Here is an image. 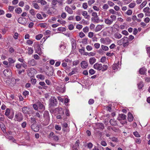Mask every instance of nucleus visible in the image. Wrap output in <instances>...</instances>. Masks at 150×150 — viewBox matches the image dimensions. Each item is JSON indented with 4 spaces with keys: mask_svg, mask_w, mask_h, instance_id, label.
<instances>
[{
    "mask_svg": "<svg viewBox=\"0 0 150 150\" xmlns=\"http://www.w3.org/2000/svg\"><path fill=\"white\" fill-rule=\"evenodd\" d=\"M93 67L95 69L103 71L107 70L108 68V66L106 65H102L101 64L96 63L94 65Z\"/></svg>",
    "mask_w": 150,
    "mask_h": 150,
    "instance_id": "1",
    "label": "nucleus"
},
{
    "mask_svg": "<svg viewBox=\"0 0 150 150\" xmlns=\"http://www.w3.org/2000/svg\"><path fill=\"white\" fill-rule=\"evenodd\" d=\"M43 117L44 120L41 123L43 125L46 126L49 124L50 120L49 114L48 111L46 110L44 111Z\"/></svg>",
    "mask_w": 150,
    "mask_h": 150,
    "instance_id": "2",
    "label": "nucleus"
},
{
    "mask_svg": "<svg viewBox=\"0 0 150 150\" xmlns=\"http://www.w3.org/2000/svg\"><path fill=\"white\" fill-rule=\"evenodd\" d=\"M49 102V106L51 107L56 106L58 103L57 100L55 97H51Z\"/></svg>",
    "mask_w": 150,
    "mask_h": 150,
    "instance_id": "3",
    "label": "nucleus"
},
{
    "mask_svg": "<svg viewBox=\"0 0 150 150\" xmlns=\"http://www.w3.org/2000/svg\"><path fill=\"white\" fill-rule=\"evenodd\" d=\"M15 121L20 122L23 119V114L20 112H17L16 113L14 119Z\"/></svg>",
    "mask_w": 150,
    "mask_h": 150,
    "instance_id": "4",
    "label": "nucleus"
},
{
    "mask_svg": "<svg viewBox=\"0 0 150 150\" xmlns=\"http://www.w3.org/2000/svg\"><path fill=\"white\" fill-rule=\"evenodd\" d=\"M123 43V47L127 46L129 44L128 38L127 37H125L122 38Z\"/></svg>",
    "mask_w": 150,
    "mask_h": 150,
    "instance_id": "5",
    "label": "nucleus"
},
{
    "mask_svg": "<svg viewBox=\"0 0 150 150\" xmlns=\"http://www.w3.org/2000/svg\"><path fill=\"white\" fill-rule=\"evenodd\" d=\"M46 75L50 76H52L53 74V70L52 67H50L47 71H46L45 72Z\"/></svg>",
    "mask_w": 150,
    "mask_h": 150,
    "instance_id": "6",
    "label": "nucleus"
},
{
    "mask_svg": "<svg viewBox=\"0 0 150 150\" xmlns=\"http://www.w3.org/2000/svg\"><path fill=\"white\" fill-rule=\"evenodd\" d=\"M31 129L35 132H38L39 129V127L36 124H32L31 126Z\"/></svg>",
    "mask_w": 150,
    "mask_h": 150,
    "instance_id": "7",
    "label": "nucleus"
},
{
    "mask_svg": "<svg viewBox=\"0 0 150 150\" xmlns=\"http://www.w3.org/2000/svg\"><path fill=\"white\" fill-rule=\"evenodd\" d=\"M61 111H62L61 114H62V115H59L57 116V118L58 119H63L64 120H66V118L64 117V111L62 108L61 109Z\"/></svg>",
    "mask_w": 150,
    "mask_h": 150,
    "instance_id": "8",
    "label": "nucleus"
},
{
    "mask_svg": "<svg viewBox=\"0 0 150 150\" xmlns=\"http://www.w3.org/2000/svg\"><path fill=\"white\" fill-rule=\"evenodd\" d=\"M3 73L6 76L8 77L11 75L12 73L10 69H7L4 70Z\"/></svg>",
    "mask_w": 150,
    "mask_h": 150,
    "instance_id": "9",
    "label": "nucleus"
},
{
    "mask_svg": "<svg viewBox=\"0 0 150 150\" xmlns=\"http://www.w3.org/2000/svg\"><path fill=\"white\" fill-rule=\"evenodd\" d=\"M26 19L22 17H19L18 19V22L19 23L22 25H24L26 23Z\"/></svg>",
    "mask_w": 150,
    "mask_h": 150,
    "instance_id": "10",
    "label": "nucleus"
},
{
    "mask_svg": "<svg viewBox=\"0 0 150 150\" xmlns=\"http://www.w3.org/2000/svg\"><path fill=\"white\" fill-rule=\"evenodd\" d=\"M34 47L36 52L39 54L41 50L39 44H35L34 45Z\"/></svg>",
    "mask_w": 150,
    "mask_h": 150,
    "instance_id": "11",
    "label": "nucleus"
},
{
    "mask_svg": "<svg viewBox=\"0 0 150 150\" xmlns=\"http://www.w3.org/2000/svg\"><path fill=\"white\" fill-rule=\"evenodd\" d=\"M30 108L27 107L25 106L22 108V111L25 114H29L30 113L29 110Z\"/></svg>",
    "mask_w": 150,
    "mask_h": 150,
    "instance_id": "12",
    "label": "nucleus"
},
{
    "mask_svg": "<svg viewBox=\"0 0 150 150\" xmlns=\"http://www.w3.org/2000/svg\"><path fill=\"white\" fill-rule=\"evenodd\" d=\"M126 115L124 114H119V116L117 118V119L119 120H125L126 119Z\"/></svg>",
    "mask_w": 150,
    "mask_h": 150,
    "instance_id": "13",
    "label": "nucleus"
},
{
    "mask_svg": "<svg viewBox=\"0 0 150 150\" xmlns=\"http://www.w3.org/2000/svg\"><path fill=\"white\" fill-rule=\"evenodd\" d=\"M88 66V62L85 61H83L81 63V67L83 69H86Z\"/></svg>",
    "mask_w": 150,
    "mask_h": 150,
    "instance_id": "14",
    "label": "nucleus"
},
{
    "mask_svg": "<svg viewBox=\"0 0 150 150\" xmlns=\"http://www.w3.org/2000/svg\"><path fill=\"white\" fill-rule=\"evenodd\" d=\"M104 27V25H98L95 29V30L96 32H97L101 30L102 28Z\"/></svg>",
    "mask_w": 150,
    "mask_h": 150,
    "instance_id": "15",
    "label": "nucleus"
},
{
    "mask_svg": "<svg viewBox=\"0 0 150 150\" xmlns=\"http://www.w3.org/2000/svg\"><path fill=\"white\" fill-rule=\"evenodd\" d=\"M146 71V69L145 67H143L140 68L139 70V73L141 74L144 75L145 74Z\"/></svg>",
    "mask_w": 150,
    "mask_h": 150,
    "instance_id": "16",
    "label": "nucleus"
},
{
    "mask_svg": "<svg viewBox=\"0 0 150 150\" xmlns=\"http://www.w3.org/2000/svg\"><path fill=\"white\" fill-rule=\"evenodd\" d=\"M105 23L108 25H110L113 23V21L111 19L105 18L104 20Z\"/></svg>",
    "mask_w": 150,
    "mask_h": 150,
    "instance_id": "17",
    "label": "nucleus"
},
{
    "mask_svg": "<svg viewBox=\"0 0 150 150\" xmlns=\"http://www.w3.org/2000/svg\"><path fill=\"white\" fill-rule=\"evenodd\" d=\"M96 61V59L94 57L90 58L89 59V62L90 64L93 65Z\"/></svg>",
    "mask_w": 150,
    "mask_h": 150,
    "instance_id": "18",
    "label": "nucleus"
},
{
    "mask_svg": "<svg viewBox=\"0 0 150 150\" xmlns=\"http://www.w3.org/2000/svg\"><path fill=\"white\" fill-rule=\"evenodd\" d=\"M97 128L98 129H103L104 128V125L100 123H98L96 125Z\"/></svg>",
    "mask_w": 150,
    "mask_h": 150,
    "instance_id": "19",
    "label": "nucleus"
},
{
    "mask_svg": "<svg viewBox=\"0 0 150 150\" xmlns=\"http://www.w3.org/2000/svg\"><path fill=\"white\" fill-rule=\"evenodd\" d=\"M34 69L33 68H30L29 69L27 70V74L28 76H32V72L35 71Z\"/></svg>",
    "mask_w": 150,
    "mask_h": 150,
    "instance_id": "20",
    "label": "nucleus"
},
{
    "mask_svg": "<svg viewBox=\"0 0 150 150\" xmlns=\"http://www.w3.org/2000/svg\"><path fill=\"white\" fill-rule=\"evenodd\" d=\"M28 64L31 66H34L36 64V62L34 59H32L28 62Z\"/></svg>",
    "mask_w": 150,
    "mask_h": 150,
    "instance_id": "21",
    "label": "nucleus"
},
{
    "mask_svg": "<svg viewBox=\"0 0 150 150\" xmlns=\"http://www.w3.org/2000/svg\"><path fill=\"white\" fill-rule=\"evenodd\" d=\"M127 119L129 121L131 122L133 120V117L132 114L130 112L128 114Z\"/></svg>",
    "mask_w": 150,
    "mask_h": 150,
    "instance_id": "22",
    "label": "nucleus"
},
{
    "mask_svg": "<svg viewBox=\"0 0 150 150\" xmlns=\"http://www.w3.org/2000/svg\"><path fill=\"white\" fill-rule=\"evenodd\" d=\"M65 9L66 11H67L69 14H72L73 11L71 8L67 6L65 7Z\"/></svg>",
    "mask_w": 150,
    "mask_h": 150,
    "instance_id": "23",
    "label": "nucleus"
},
{
    "mask_svg": "<svg viewBox=\"0 0 150 150\" xmlns=\"http://www.w3.org/2000/svg\"><path fill=\"white\" fill-rule=\"evenodd\" d=\"M82 15L83 16L86 18L89 19L90 16L88 15V13L86 11H84L82 12Z\"/></svg>",
    "mask_w": 150,
    "mask_h": 150,
    "instance_id": "24",
    "label": "nucleus"
},
{
    "mask_svg": "<svg viewBox=\"0 0 150 150\" xmlns=\"http://www.w3.org/2000/svg\"><path fill=\"white\" fill-rule=\"evenodd\" d=\"M65 89L66 88L65 86L62 85H61V87L59 88V90L60 92L63 93L65 92Z\"/></svg>",
    "mask_w": 150,
    "mask_h": 150,
    "instance_id": "25",
    "label": "nucleus"
},
{
    "mask_svg": "<svg viewBox=\"0 0 150 150\" xmlns=\"http://www.w3.org/2000/svg\"><path fill=\"white\" fill-rule=\"evenodd\" d=\"M110 124L112 126H116L117 124V121L115 120L114 119H111L110 120Z\"/></svg>",
    "mask_w": 150,
    "mask_h": 150,
    "instance_id": "26",
    "label": "nucleus"
},
{
    "mask_svg": "<svg viewBox=\"0 0 150 150\" xmlns=\"http://www.w3.org/2000/svg\"><path fill=\"white\" fill-rule=\"evenodd\" d=\"M99 20V18L97 15L96 16L93 17L91 18V20L92 21L97 23L98 22Z\"/></svg>",
    "mask_w": 150,
    "mask_h": 150,
    "instance_id": "27",
    "label": "nucleus"
},
{
    "mask_svg": "<svg viewBox=\"0 0 150 150\" xmlns=\"http://www.w3.org/2000/svg\"><path fill=\"white\" fill-rule=\"evenodd\" d=\"M36 77L38 79H40L41 80H43L45 79V76L41 74L37 75Z\"/></svg>",
    "mask_w": 150,
    "mask_h": 150,
    "instance_id": "28",
    "label": "nucleus"
},
{
    "mask_svg": "<svg viewBox=\"0 0 150 150\" xmlns=\"http://www.w3.org/2000/svg\"><path fill=\"white\" fill-rule=\"evenodd\" d=\"M38 108L40 109L44 110L45 108L43 105L41 103H37Z\"/></svg>",
    "mask_w": 150,
    "mask_h": 150,
    "instance_id": "29",
    "label": "nucleus"
},
{
    "mask_svg": "<svg viewBox=\"0 0 150 150\" xmlns=\"http://www.w3.org/2000/svg\"><path fill=\"white\" fill-rule=\"evenodd\" d=\"M122 37V35L119 33H116L114 34V37L116 39H120Z\"/></svg>",
    "mask_w": 150,
    "mask_h": 150,
    "instance_id": "30",
    "label": "nucleus"
},
{
    "mask_svg": "<svg viewBox=\"0 0 150 150\" xmlns=\"http://www.w3.org/2000/svg\"><path fill=\"white\" fill-rule=\"evenodd\" d=\"M38 2L40 3L42 5H45L47 4V3L45 0H38Z\"/></svg>",
    "mask_w": 150,
    "mask_h": 150,
    "instance_id": "31",
    "label": "nucleus"
},
{
    "mask_svg": "<svg viewBox=\"0 0 150 150\" xmlns=\"http://www.w3.org/2000/svg\"><path fill=\"white\" fill-rule=\"evenodd\" d=\"M34 1H33V5L34 8L37 9H39L40 7L37 3H34Z\"/></svg>",
    "mask_w": 150,
    "mask_h": 150,
    "instance_id": "32",
    "label": "nucleus"
},
{
    "mask_svg": "<svg viewBox=\"0 0 150 150\" xmlns=\"http://www.w3.org/2000/svg\"><path fill=\"white\" fill-rule=\"evenodd\" d=\"M58 3L57 0H52L51 3V4L53 7H55Z\"/></svg>",
    "mask_w": 150,
    "mask_h": 150,
    "instance_id": "33",
    "label": "nucleus"
},
{
    "mask_svg": "<svg viewBox=\"0 0 150 150\" xmlns=\"http://www.w3.org/2000/svg\"><path fill=\"white\" fill-rule=\"evenodd\" d=\"M101 48L103 50L105 51H108L109 49L108 47L103 45H101Z\"/></svg>",
    "mask_w": 150,
    "mask_h": 150,
    "instance_id": "34",
    "label": "nucleus"
},
{
    "mask_svg": "<svg viewBox=\"0 0 150 150\" xmlns=\"http://www.w3.org/2000/svg\"><path fill=\"white\" fill-rule=\"evenodd\" d=\"M15 11L18 14L22 12V9L20 8H18L15 9Z\"/></svg>",
    "mask_w": 150,
    "mask_h": 150,
    "instance_id": "35",
    "label": "nucleus"
},
{
    "mask_svg": "<svg viewBox=\"0 0 150 150\" xmlns=\"http://www.w3.org/2000/svg\"><path fill=\"white\" fill-rule=\"evenodd\" d=\"M43 36V35L42 34H39L37 35L36 36L35 38L37 40H40Z\"/></svg>",
    "mask_w": 150,
    "mask_h": 150,
    "instance_id": "36",
    "label": "nucleus"
},
{
    "mask_svg": "<svg viewBox=\"0 0 150 150\" xmlns=\"http://www.w3.org/2000/svg\"><path fill=\"white\" fill-rule=\"evenodd\" d=\"M54 128L55 129L59 131L61 130V126L57 125H55Z\"/></svg>",
    "mask_w": 150,
    "mask_h": 150,
    "instance_id": "37",
    "label": "nucleus"
},
{
    "mask_svg": "<svg viewBox=\"0 0 150 150\" xmlns=\"http://www.w3.org/2000/svg\"><path fill=\"white\" fill-rule=\"evenodd\" d=\"M83 30L85 33H86L88 32L89 31L88 27L87 26H86L83 29Z\"/></svg>",
    "mask_w": 150,
    "mask_h": 150,
    "instance_id": "38",
    "label": "nucleus"
},
{
    "mask_svg": "<svg viewBox=\"0 0 150 150\" xmlns=\"http://www.w3.org/2000/svg\"><path fill=\"white\" fill-rule=\"evenodd\" d=\"M138 88L139 89H141L143 86V83L142 82H140L138 84Z\"/></svg>",
    "mask_w": 150,
    "mask_h": 150,
    "instance_id": "39",
    "label": "nucleus"
},
{
    "mask_svg": "<svg viewBox=\"0 0 150 150\" xmlns=\"http://www.w3.org/2000/svg\"><path fill=\"white\" fill-rule=\"evenodd\" d=\"M53 139L56 142H57L59 139V137L57 135H54L53 137Z\"/></svg>",
    "mask_w": 150,
    "mask_h": 150,
    "instance_id": "40",
    "label": "nucleus"
},
{
    "mask_svg": "<svg viewBox=\"0 0 150 150\" xmlns=\"http://www.w3.org/2000/svg\"><path fill=\"white\" fill-rule=\"evenodd\" d=\"M79 140H77L75 142V144L73 146H74L75 147L77 148L79 146Z\"/></svg>",
    "mask_w": 150,
    "mask_h": 150,
    "instance_id": "41",
    "label": "nucleus"
},
{
    "mask_svg": "<svg viewBox=\"0 0 150 150\" xmlns=\"http://www.w3.org/2000/svg\"><path fill=\"white\" fill-rule=\"evenodd\" d=\"M28 54H32L33 52V49L31 48H28Z\"/></svg>",
    "mask_w": 150,
    "mask_h": 150,
    "instance_id": "42",
    "label": "nucleus"
},
{
    "mask_svg": "<svg viewBox=\"0 0 150 150\" xmlns=\"http://www.w3.org/2000/svg\"><path fill=\"white\" fill-rule=\"evenodd\" d=\"M10 112V110L9 109H7L5 112V115L7 116H8L9 115Z\"/></svg>",
    "mask_w": 150,
    "mask_h": 150,
    "instance_id": "43",
    "label": "nucleus"
},
{
    "mask_svg": "<svg viewBox=\"0 0 150 150\" xmlns=\"http://www.w3.org/2000/svg\"><path fill=\"white\" fill-rule=\"evenodd\" d=\"M103 146H105L107 145L106 142L104 141H102L100 143Z\"/></svg>",
    "mask_w": 150,
    "mask_h": 150,
    "instance_id": "44",
    "label": "nucleus"
},
{
    "mask_svg": "<svg viewBox=\"0 0 150 150\" xmlns=\"http://www.w3.org/2000/svg\"><path fill=\"white\" fill-rule=\"evenodd\" d=\"M95 2V0H89L88 1V4L89 5L91 6Z\"/></svg>",
    "mask_w": 150,
    "mask_h": 150,
    "instance_id": "45",
    "label": "nucleus"
},
{
    "mask_svg": "<svg viewBox=\"0 0 150 150\" xmlns=\"http://www.w3.org/2000/svg\"><path fill=\"white\" fill-rule=\"evenodd\" d=\"M109 8L108 5L107 4H104L102 8L105 10H107Z\"/></svg>",
    "mask_w": 150,
    "mask_h": 150,
    "instance_id": "46",
    "label": "nucleus"
},
{
    "mask_svg": "<svg viewBox=\"0 0 150 150\" xmlns=\"http://www.w3.org/2000/svg\"><path fill=\"white\" fill-rule=\"evenodd\" d=\"M109 11L110 13L112 14H116L117 13L113 9H110L109 10Z\"/></svg>",
    "mask_w": 150,
    "mask_h": 150,
    "instance_id": "47",
    "label": "nucleus"
},
{
    "mask_svg": "<svg viewBox=\"0 0 150 150\" xmlns=\"http://www.w3.org/2000/svg\"><path fill=\"white\" fill-rule=\"evenodd\" d=\"M14 8V7L13 6H9L8 7V9L10 11L12 12H13V10Z\"/></svg>",
    "mask_w": 150,
    "mask_h": 150,
    "instance_id": "48",
    "label": "nucleus"
},
{
    "mask_svg": "<svg viewBox=\"0 0 150 150\" xmlns=\"http://www.w3.org/2000/svg\"><path fill=\"white\" fill-rule=\"evenodd\" d=\"M133 134L136 137H140V136L138 132L137 131L134 132Z\"/></svg>",
    "mask_w": 150,
    "mask_h": 150,
    "instance_id": "49",
    "label": "nucleus"
},
{
    "mask_svg": "<svg viewBox=\"0 0 150 150\" xmlns=\"http://www.w3.org/2000/svg\"><path fill=\"white\" fill-rule=\"evenodd\" d=\"M66 115L64 116V117L66 118V119H67V116H69V110L68 109L66 110Z\"/></svg>",
    "mask_w": 150,
    "mask_h": 150,
    "instance_id": "50",
    "label": "nucleus"
},
{
    "mask_svg": "<svg viewBox=\"0 0 150 150\" xmlns=\"http://www.w3.org/2000/svg\"><path fill=\"white\" fill-rule=\"evenodd\" d=\"M86 49L88 51H91L92 50L93 48L91 46L88 45L86 46Z\"/></svg>",
    "mask_w": 150,
    "mask_h": 150,
    "instance_id": "51",
    "label": "nucleus"
},
{
    "mask_svg": "<svg viewBox=\"0 0 150 150\" xmlns=\"http://www.w3.org/2000/svg\"><path fill=\"white\" fill-rule=\"evenodd\" d=\"M30 82L33 84H35L36 82V80L35 79H31Z\"/></svg>",
    "mask_w": 150,
    "mask_h": 150,
    "instance_id": "52",
    "label": "nucleus"
},
{
    "mask_svg": "<svg viewBox=\"0 0 150 150\" xmlns=\"http://www.w3.org/2000/svg\"><path fill=\"white\" fill-rule=\"evenodd\" d=\"M117 43L118 45H122L123 46V43L122 42V39H120V40L118 41L117 42Z\"/></svg>",
    "mask_w": 150,
    "mask_h": 150,
    "instance_id": "53",
    "label": "nucleus"
},
{
    "mask_svg": "<svg viewBox=\"0 0 150 150\" xmlns=\"http://www.w3.org/2000/svg\"><path fill=\"white\" fill-rule=\"evenodd\" d=\"M110 17L111 18V19L113 21L116 20V16L114 15H112L110 16Z\"/></svg>",
    "mask_w": 150,
    "mask_h": 150,
    "instance_id": "54",
    "label": "nucleus"
},
{
    "mask_svg": "<svg viewBox=\"0 0 150 150\" xmlns=\"http://www.w3.org/2000/svg\"><path fill=\"white\" fill-rule=\"evenodd\" d=\"M79 61L78 60L74 61L73 62V65L74 66L77 65L79 64Z\"/></svg>",
    "mask_w": 150,
    "mask_h": 150,
    "instance_id": "55",
    "label": "nucleus"
},
{
    "mask_svg": "<svg viewBox=\"0 0 150 150\" xmlns=\"http://www.w3.org/2000/svg\"><path fill=\"white\" fill-rule=\"evenodd\" d=\"M30 118L32 121L31 123H32L33 124H36V121L35 118L34 117H31Z\"/></svg>",
    "mask_w": 150,
    "mask_h": 150,
    "instance_id": "56",
    "label": "nucleus"
},
{
    "mask_svg": "<svg viewBox=\"0 0 150 150\" xmlns=\"http://www.w3.org/2000/svg\"><path fill=\"white\" fill-rule=\"evenodd\" d=\"M89 74H91V75H93L95 73V71L94 69H91L89 70Z\"/></svg>",
    "mask_w": 150,
    "mask_h": 150,
    "instance_id": "57",
    "label": "nucleus"
},
{
    "mask_svg": "<svg viewBox=\"0 0 150 150\" xmlns=\"http://www.w3.org/2000/svg\"><path fill=\"white\" fill-rule=\"evenodd\" d=\"M62 125V127L64 128H68V125L66 122H64Z\"/></svg>",
    "mask_w": 150,
    "mask_h": 150,
    "instance_id": "58",
    "label": "nucleus"
},
{
    "mask_svg": "<svg viewBox=\"0 0 150 150\" xmlns=\"http://www.w3.org/2000/svg\"><path fill=\"white\" fill-rule=\"evenodd\" d=\"M82 7L84 9H86L88 7L87 3H83L82 5Z\"/></svg>",
    "mask_w": 150,
    "mask_h": 150,
    "instance_id": "59",
    "label": "nucleus"
},
{
    "mask_svg": "<svg viewBox=\"0 0 150 150\" xmlns=\"http://www.w3.org/2000/svg\"><path fill=\"white\" fill-rule=\"evenodd\" d=\"M150 10V8L149 7H146L144 8L143 11L144 12L146 13V12L149 11Z\"/></svg>",
    "mask_w": 150,
    "mask_h": 150,
    "instance_id": "60",
    "label": "nucleus"
},
{
    "mask_svg": "<svg viewBox=\"0 0 150 150\" xmlns=\"http://www.w3.org/2000/svg\"><path fill=\"white\" fill-rule=\"evenodd\" d=\"M79 35L81 38H82L85 35V34L82 32H81L79 33Z\"/></svg>",
    "mask_w": 150,
    "mask_h": 150,
    "instance_id": "61",
    "label": "nucleus"
},
{
    "mask_svg": "<svg viewBox=\"0 0 150 150\" xmlns=\"http://www.w3.org/2000/svg\"><path fill=\"white\" fill-rule=\"evenodd\" d=\"M94 46L95 47L96 49H98L100 47V44H99L98 43H96L94 44Z\"/></svg>",
    "mask_w": 150,
    "mask_h": 150,
    "instance_id": "62",
    "label": "nucleus"
},
{
    "mask_svg": "<svg viewBox=\"0 0 150 150\" xmlns=\"http://www.w3.org/2000/svg\"><path fill=\"white\" fill-rule=\"evenodd\" d=\"M122 33L125 35H128L129 34L127 31L126 30H123L122 32Z\"/></svg>",
    "mask_w": 150,
    "mask_h": 150,
    "instance_id": "63",
    "label": "nucleus"
},
{
    "mask_svg": "<svg viewBox=\"0 0 150 150\" xmlns=\"http://www.w3.org/2000/svg\"><path fill=\"white\" fill-rule=\"evenodd\" d=\"M147 54L150 57V47H148L147 48Z\"/></svg>",
    "mask_w": 150,
    "mask_h": 150,
    "instance_id": "64",
    "label": "nucleus"
}]
</instances>
